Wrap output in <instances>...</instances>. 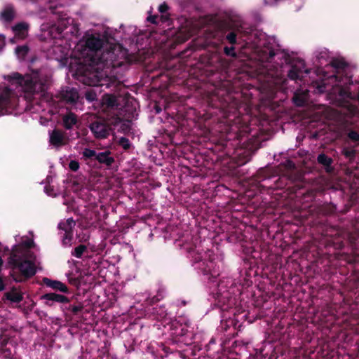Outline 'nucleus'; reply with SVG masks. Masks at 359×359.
Instances as JSON below:
<instances>
[{"mask_svg": "<svg viewBox=\"0 0 359 359\" xmlns=\"http://www.w3.org/2000/svg\"><path fill=\"white\" fill-rule=\"evenodd\" d=\"M102 102L107 107H114L117 105V99L113 95H106L103 97Z\"/></svg>", "mask_w": 359, "mask_h": 359, "instance_id": "obj_14", "label": "nucleus"}, {"mask_svg": "<svg viewBox=\"0 0 359 359\" xmlns=\"http://www.w3.org/2000/svg\"><path fill=\"white\" fill-rule=\"evenodd\" d=\"M86 99L89 101H93L97 98V95L94 89H90L86 93Z\"/></svg>", "mask_w": 359, "mask_h": 359, "instance_id": "obj_21", "label": "nucleus"}, {"mask_svg": "<svg viewBox=\"0 0 359 359\" xmlns=\"http://www.w3.org/2000/svg\"><path fill=\"white\" fill-rule=\"evenodd\" d=\"M6 298L12 302H20L22 299V292L17 290L13 289L6 294Z\"/></svg>", "mask_w": 359, "mask_h": 359, "instance_id": "obj_10", "label": "nucleus"}, {"mask_svg": "<svg viewBox=\"0 0 359 359\" xmlns=\"http://www.w3.org/2000/svg\"><path fill=\"white\" fill-rule=\"evenodd\" d=\"M15 241L18 243L13 249L9 262L18 266L25 276H32L36 273L38 265L36 257L30 255L29 251V249L34 245L33 239L16 236Z\"/></svg>", "mask_w": 359, "mask_h": 359, "instance_id": "obj_1", "label": "nucleus"}, {"mask_svg": "<svg viewBox=\"0 0 359 359\" xmlns=\"http://www.w3.org/2000/svg\"><path fill=\"white\" fill-rule=\"evenodd\" d=\"M102 46V41L93 36H86L81 39L76 46L74 50V56L81 61L90 66L96 65L95 55H97V50Z\"/></svg>", "mask_w": 359, "mask_h": 359, "instance_id": "obj_3", "label": "nucleus"}, {"mask_svg": "<svg viewBox=\"0 0 359 359\" xmlns=\"http://www.w3.org/2000/svg\"><path fill=\"white\" fill-rule=\"evenodd\" d=\"M278 0H269L267 2H266V4H273V2H276Z\"/></svg>", "mask_w": 359, "mask_h": 359, "instance_id": "obj_37", "label": "nucleus"}, {"mask_svg": "<svg viewBox=\"0 0 359 359\" xmlns=\"http://www.w3.org/2000/svg\"><path fill=\"white\" fill-rule=\"evenodd\" d=\"M158 9L161 13H165L168 9V6L165 4H162L159 6Z\"/></svg>", "mask_w": 359, "mask_h": 359, "instance_id": "obj_31", "label": "nucleus"}, {"mask_svg": "<svg viewBox=\"0 0 359 359\" xmlns=\"http://www.w3.org/2000/svg\"><path fill=\"white\" fill-rule=\"evenodd\" d=\"M337 90L339 91V95L341 97L345 98L351 97V93L348 90H346L345 88H343V86H341V84H337Z\"/></svg>", "mask_w": 359, "mask_h": 359, "instance_id": "obj_19", "label": "nucleus"}, {"mask_svg": "<svg viewBox=\"0 0 359 359\" xmlns=\"http://www.w3.org/2000/svg\"><path fill=\"white\" fill-rule=\"evenodd\" d=\"M86 250V247L84 245H79V247L76 248L74 250V252L73 255L76 257H81L83 255V252Z\"/></svg>", "mask_w": 359, "mask_h": 359, "instance_id": "obj_22", "label": "nucleus"}, {"mask_svg": "<svg viewBox=\"0 0 359 359\" xmlns=\"http://www.w3.org/2000/svg\"><path fill=\"white\" fill-rule=\"evenodd\" d=\"M81 310V307L79 306H73L72 307V311L74 313H76L77 311Z\"/></svg>", "mask_w": 359, "mask_h": 359, "instance_id": "obj_34", "label": "nucleus"}, {"mask_svg": "<svg viewBox=\"0 0 359 359\" xmlns=\"http://www.w3.org/2000/svg\"><path fill=\"white\" fill-rule=\"evenodd\" d=\"M288 75L292 79H297L299 76V74L295 72L294 69L290 70Z\"/></svg>", "mask_w": 359, "mask_h": 359, "instance_id": "obj_27", "label": "nucleus"}, {"mask_svg": "<svg viewBox=\"0 0 359 359\" xmlns=\"http://www.w3.org/2000/svg\"><path fill=\"white\" fill-rule=\"evenodd\" d=\"M224 50H225L226 54L228 55H232L233 56V55H235L234 49L232 47L231 48H225Z\"/></svg>", "mask_w": 359, "mask_h": 359, "instance_id": "obj_28", "label": "nucleus"}, {"mask_svg": "<svg viewBox=\"0 0 359 359\" xmlns=\"http://www.w3.org/2000/svg\"><path fill=\"white\" fill-rule=\"evenodd\" d=\"M344 83H346L341 82V81H339L337 84H341L342 86V84H344Z\"/></svg>", "mask_w": 359, "mask_h": 359, "instance_id": "obj_38", "label": "nucleus"}, {"mask_svg": "<svg viewBox=\"0 0 359 359\" xmlns=\"http://www.w3.org/2000/svg\"><path fill=\"white\" fill-rule=\"evenodd\" d=\"M38 77L39 74L37 72H34L32 76H26L24 78L20 77L17 73L13 74L12 76H8L6 80L11 88L9 90L6 89L2 94L0 95V106L6 102L8 97L10 90H13L14 88H17L18 87H21L22 90L31 93H38L42 90L41 85L38 83Z\"/></svg>", "mask_w": 359, "mask_h": 359, "instance_id": "obj_2", "label": "nucleus"}, {"mask_svg": "<svg viewBox=\"0 0 359 359\" xmlns=\"http://www.w3.org/2000/svg\"><path fill=\"white\" fill-rule=\"evenodd\" d=\"M28 26L25 23H20L13 27V32L18 39H25L27 35Z\"/></svg>", "mask_w": 359, "mask_h": 359, "instance_id": "obj_8", "label": "nucleus"}, {"mask_svg": "<svg viewBox=\"0 0 359 359\" xmlns=\"http://www.w3.org/2000/svg\"><path fill=\"white\" fill-rule=\"evenodd\" d=\"M83 154L86 158H91L93 156L96 157V153L94 150L90 149H84Z\"/></svg>", "mask_w": 359, "mask_h": 359, "instance_id": "obj_23", "label": "nucleus"}, {"mask_svg": "<svg viewBox=\"0 0 359 359\" xmlns=\"http://www.w3.org/2000/svg\"><path fill=\"white\" fill-rule=\"evenodd\" d=\"M12 348L13 346L8 343L0 347V353L3 359H13Z\"/></svg>", "mask_w": 359, "mask_h": 359, "instance_id": "obj_11", "label": "nucleus"}, {"mask_svg": "<svg viewBox=\"0 0 359 359\" xmlns=\"http://www.w3.org/2000/svg\"><path fill=\"white\" fill-rule=\"evenodd\" d=\"M74 226L75 222L72 218H69L59 224V228L63 230L65 234L62 241L64 245H68L70 244L72 231Z\"/></svg>", "mask_w": 359, "mask_h": 359, "instance_id": "obj_4", "label": "nucleus"}, {"mask_svg": "<svg viewBox=\"0 0 359 359\" xmlns=\"http://www.w3.org/2000/svg\"><path fill=\"white\" fill-rule=\"evenodd\" d=\"M119 143L122 145V147L124 149H128L130 147V142H129L128 140H127L126 138H123V137L121 138L119 140Z\"/></svg>", "mask_w": 359, "mask_h": 359, "instance_id": "obj_26", "label": "nucleus"}, {"mask_svg": "<svg viewBox=\"0 0 359 359\" xmlns=\"http://www.w3.org/2000/svg\"><path fill=\"white\" fill-rule=\"evenodd\" d=\"M228 40L230 41V43H233L236 41V36L234 34L231 33L227 36Z\"/></svg>", "mask_w": 359, "mask_h": 359, "instance_id": "obj_29", "label": "nucleus"}, {"mask_svg": "<svg viewBox=\"0 0 359 359\" xmlns=\"http://www.w3.org/2000/svg\"><path fill=\"white\" fill-rule=\"evenodd\" d=\"M14 17V11L11 7L6 8L1 13V18L5 21H10Z\"/></svg>", "mask_w": 359, "mask_h": 359, "instance_id": "obj_15", "label": "nucleus"}, {"mask_svg": "<svg viewBox=\"0 0 359 359\" xmlns=\"http://www.w3.org/2000/svg\"><path fill=\"white\" fill-rule=\"evenodd\" d=\"M337 77H338V76H332L330 78V80H331V81L334 80L336 81L337 79Z\"/></svg>", "mask_w": 359, "mask_h": 359, "instance_id": "obj_36", "label": "nucleus"}, {"mask_svg": "<svg viewBox=\"0 0 359 359\" xmlns=\"http://www.w3.org/2000/svg\"><path fill=\"white\" fill-rule=\"evenodd\" d=\"M63 122L65 127L67 129H70L74 125L76 124V117L74 114L69 113L64 116Z\"/></svg>", "mask_w": 359, "mask_h": 359, "instance_id": "obj_13", "label": "nucleus"}, {"mask_svg": "<svg viewBox=\"0 0 359 359\" xmlns=\"http://www.w3.org/2000/svg\"><path fill=\"white\" fill-rule=\"evenodd\" d=\"M348 135H349L350 138H351L354 140H357L359 138V135L355 132L350 133Z\"/></svg>", "mask_w": 359, "mask_h": 359, "instance_id": "obj_30", "label": "nucleus"}, {"mask_svg": "<svg viewBox=\"0 0 359 359\" xmlns=\"http://www.w3.org/2000/svg\"><path fill=\"white\" fill-rule=\"evenodd\" d=\"M147 20L152 23H157L156 18L155 16L149 17Z\"/></svg>", "mask_w": 359, "mask_h": 359, "instance_id": "obj_32", "label": "nucleus"}, {"mask_svg": "<svg viewBox=\"0 0 359 359\" xmlns=\"http://www.w3.org/2000/svg\"><path fill=\"white\" fill-rule=\"evenodd\" d=\"M95 79L89 81L88 84L92 86H103V83H101V80L97 77V75L95 76Z\"/></svg>", "mask_w": 359, "mask_h": 359, "instance_id": "obj_24", "label": "nucleus"}, {"mask_svg": "<svg viewBox=\"0 0 359 359\" xmlns=\"http://www.w3.org/2000/svg\"><path fill=\"white\" fill-rule=\"evenodd\" d=\"M50 144L55 147H60L66 143L64 134L57 130H54L49 133Z\"/></svg>", "mask_w": 359, "mask_h": 359, "instance_id": "obj_5", "label": "nucleus"}, {"mask_svg": "<svg viewBox=\"0 0 359 359\" xmlns=\"http://www.w3.org/2000/svg\"><path fill=\"white\" fill-rule=\"evenodd\" d=\"M69 166V168L73 171H76L79 168V164L76 161H71Z\"/></svg>", "mask_w": 359, "mask_h": 359, "instance_id": "obj_25", "label": "nucleus"}, {"mask_svg": "<svg viewBox=\"0 0 359 359\" xmlns=\"http://www.w3.org/2000/svg\"><path fill=\"white\" fill-rule=\"evenodd\" d=\"M27 51V46H19L15 48V53L19 59H23Z\"/></svg>", "mask_w": 359, "mask_h": 359, "instance_id": "obj_18", "label": "nucleus"}, {"mask_svg": "<svg viewBox=\"0 0 359 359\" xmlns=\"http://www.w3.org/2000/svg\"><path fill=\"white\" fill-rule=\"evenodd\" d=\"M96 159H97L100 162L106 163L107 165H110L112 162V158L108 156V154L106 152L96 154Z\"/></svg>", "mask_w": 359, "mask_h": 359, "instance_id": "obj_16", "label": "nucleus"}, {"mask_svg": "<svg viewBox=\"0 0 359 359\" xmlns=\"http://www.w3.org/2000/svg\"><path fill=\"white\" fill-rule=\"evenodd\" d=\"M53 30H55V27H52L50 30L48 32V34L50 35L51 37H55V36L53 35Z\"/></svg>", "mask_w": 359, "mask_h": 359, "instance_id": "obj_33", "label": "nucleus"}, {"mask_svg": "<svg viewBox=\"0 0 359 359\" xmlns=\"http://www.w3.org/2000/svg\"><path fill=\"white\" fill-rule=\"evenodd\" d=\"M90 129L97 138H104L109 134V128L103 123L95 122L91 124Z\"/></svg>", "mask_w": 359, "mask_h": 359, "instance_id": "obj_6", "label": "nucleus"}, {"mask_svg": "<svg viewBox=\"0 0 359 359\" xmlns=\"http://www.w3.org/2000/svg\"><path fill=\"white\" fill-rule=\"evenodd\" d=\"M43 283L48 287L59 290L62 292H67L68 289L67 286L62 282L57 280H53L48 278H43Z\"/></svg>", "mask_w": 359, "mask_h": 359, "instance_id": "obj_7", "label": "nucleus"}, {"mask_svg": "<svg viewBox=\"0 0 359 359\" xmlns=\"http://www.w3.org/2000/svg\"><path fill=\"white\" fill-rule=\"evenodd\" d=\"M43 299L48 300V301H53V302H67L68 299L66 297L55 294V293H49L43 295L42 297Z\"/></svg>", "mask_w": 359, "mask_h": 359, "instance_id": "obj_9", "label": "nucleus"}, {"mask_svg": "<svg viewBox=\"0 0 359 359\" xmlns=\"http://www.w3.org/2000/svg\"><path fill=\"white\" fill-rule=\"evenodd\" d=\"M318 161L319 163H320L325 165H328L331 163L330 158H328L327 156H326L325 154H320L318 156Z\"/></svg>", "mask_w": 359, "mask_h": 359, "instance_id": "obj_20", "label": "nucleus"}, {"mask_svg": "<svg viewBox=\"0 0 359 359\" xmlns=\"http://www.w3.org/2000/svg\"><path fill=\"white\" fill-rule=\"evenodd\" d=\"M293 100H294V102L296 105L302 106L306 101L307 95L306 93H304L300 96L298 93H296Z\"/></svg>", "mask_w": 359, "mask_h": 359, "instance_id": "obj_17", "label": "nucleus"}, {"mask_svg": "<svg viewBox=\"0 0 359 359\" xmlns=\"http://www.w3.org/2000/svg\"><path fill=\"white\" fill-rule=\"evenodd\" d=\"M4 288L3 281L0 279V291L3 290Z\"/></svg>", "mask_w": 359, "mask_h": 359, "instance_id": "obj_35", "label": "nucleus"}, {"mask_svg": "<svg viewBox=\"0 0 359 359\" xmlns=\"http://www.w3.org/2000/svg\"><path fill=\"white\" fill-rule=\"evenodd\" d=\"M65 99L69 102H74L79 98L78 92L74 88L67 89L64 95Z\"/></svg>", "mask_w": 359, "mask_h": 359, "instance_id": "obj_12", "label": "nucleus"}]
</instances>
